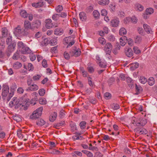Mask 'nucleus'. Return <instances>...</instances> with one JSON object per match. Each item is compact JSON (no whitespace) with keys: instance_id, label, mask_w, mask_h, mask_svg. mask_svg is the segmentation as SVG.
Segmentation results:
<instances>
[{"instance_id":"obj_1","label":"nucleus","mask_w":157,"mask_h":157,"mask_svg":"<svg viewBox=\"0 0 157 157\" xmlns=\"http://www.w3.org/2000/svg\"><path fill=\"white\" fill-rule=\"evenodd\" d=\"M9 86L7 85H4L3 86L2 92V98L5 99L6 98L7 96L9 95V98H7V100L9 101L11 98L12 97L13 94H9Z\"/></svg>"},{"instance_id":"obj_2","label":"nucleus","mask_w":157,"mask_h":157,"mask_svg":"<svg viewBox=\"0 0 157 157\" xmlns=\"http://www.w3.org/2000/svg\"><path fill=\"white\" fill-rule=\"evenodd\" d=\"M43 108L40 107L34 111L30 117V118L32 120H36L42 114Z\"/></svg>"},{"instance_id":"obj_3","label":"nucleus","mask_w":157,"mask_h":157,"mask_svg":"<svg viewBox=\"0 0 157 157\" xmlns=\"http://www.w3.org/2000/svg\"><path fill=\"white\" fill-rule=\"evenodd\" d=\"M14 33L16 35H20L21 36H27L29 33V32L28 31L21 30V27L18 26L14 29Z\"/></svg>"},{"instance_id":"obj_4","label":"nucleus","mask_w":157,"mask_h":157,"mask_svg":"<svg viewBox=\"0 0 157 157\" xmlns=\"http://www.w3.org/2000/svg\"><path fill=\"white\" fill-rule=\"evenodd\" d=\"M9 105L11 107H14L15 109L18 108L20 105L19 98H17L16 97H13L12 99V101L10 102Z\"/></svg>"},{"instance_id":"obj_5","label":"nucleus","mask_w":157,"mask_h":157,"mask_svg":"<svg viewBox=\"0 0 157 157\" xmlns=\"http://www.w3.org/2000/svg\"><path fill=\"white\" fill-rule=\"evenodd\" d=\"M112 49V44L109 43L106 44L104 48V50L106 54V57L108 59L110 58V53Z\"/></svg>"},{"instance_id":"obj_6","label":"nucleus","mask_w":157,"mask_h":157,"mask_svg":"<svg viewBox=\"0 0 157 157\" xmlns=\"http://www.w3.org/2000/svg\"><path fill=\"white\" fill-rule=\"evenodd\" d=\"M70 53L71 56H75V57H77L81 55V50L79 48H77L76 47H73L70 51Z\"/></svg>"},{"instance_id":"obj_7","label":"nucleus","mask_w":157,"mask_h":157,"mask_svg":"<svg viewBox=\"0 0 157 157\" xmlns=\"http://www.w3.org/2000/svg\"><path fill=\"white\" fill-rule=\"evenodd\" d=\"M17 135L18 137L21 139H23L24 140L26 141L27 139V136L26 134H23L22 130L20 129H18L17 131Z\"/></svg>"},{"instance_id":"obj_8","label":"nucleus","mask_w":157,"mask_h":157,"mask_svg":"<svg viewBox=\"0 0 157 157\" xmlns=\"http://www.w3.org/2000/svg\"><path fill=\"white\" fill-rule=\"evenodd\" d=\"M19 99L20 100V105H22V106H27L28 105V102L29 101V98H21Z\"/></svg>"},{"instance_id":"obj_9","label":"nucleus","mask_w":157,"mask_h":157,"mask_svg":"<svg viewBox=\"0 0 157 157\" xmlns=\"http://www.w3.org/2000/svg\"><path fill=\"white\" fill-rule=\"evenodd\" d=\"M147 123V120L145 118H143L141 119L140 121V120L138 121L137 123L135 122L134 123L133 122V123L137 126H144Z\"/></svg>"},{"instance_id":"obj_10","label":"nucleus","mask_w":157,"mask_h":157,"mask_svg":"<svg viewBox=\"0 0 157 157\" xmlns=\"http://www.w3.org/2000/svg\"><path fill=\"white\" fill-rule=\"evenodd\" d=\"M24 30L28 31V30L32 29L31 23L28 21H25L24 24Z\"/></svg>"},{"instance_id":"obj_11","label":"nucleus","mask_w":157,"mask_h":157,"mask_svg":"<svg viewBox=\"0 0 157 157\" xmlns=\"http://www.w3.org/2000/svg\"><path fill=\"white\" fill-rule=\"evenodd\" d=\"M79 16L81 21H85L87 20V17L85 13L83 12H81L80 13Z\"/></svg>"},{"instance_id":"obj_12","label":"nucleus","mask_w":157,"mask_h":157,"mask_svg":"<svg viewBox=\"0 0 157 157\" xmlns=\"http://www.w3.org/2000/svg\"><path fill=\"white\" fill-rule=\"evenodd\" d=\"M127 40V38L126 36H124L121 37L120 39V44L122 46H124L126 44Z\"/></svg>"},{"instance_id":"obj_13","label":"nucleus","mask_w":157,"mask_h":157,"mask_svg":"<svg viewBox=\"0 0 157 157\" xmlns=\"http://www.w3.org/2000/svg\"><path fill=\"white\" fill-rule=\"evenodd\" d=\"M38 89V86L36 84H33L29 87L28 88L26 89V90L27 91H35L37 90Z\"/></svg>"},{"instance_id":"obj_14","label":"nucleus","mask_w":157,"mask_h":157,"mask_svg":"<svg viewBox=\"0 0 157 157\" xmlns=\"http://www.w3.org/2000/svg\"><path fill=\"white\" fill-rule=\"evenodd\" d=\"M145 31L147 33H152V30L149 25L147 24H144L143 26Z\"/></svg>"},{"instance_id":"obj_15","label":"nucleus","mask_w":157,"mask_h":157,"mask_svg":"<svg viewBox=\"0 0 157 157\" xmlns=\"http://www.w3.org/2000/svg\"><path fill=\"white\" fill-rule=\"evenodd\" d=\"M119 23V21L117 19H113L111 21V25L113 27H115L118 26Z\"/></svg>"},{"instance_id":"obj_16","label":"nucleus","mask_w":157,"mask_h":157,"mask_svg":"<svg viewBox=\"0 0 157 157\" xmlns=\"http://www.w3.org/2000/svg\"><path fill=\"white\" fill-rule=\"evenodd\" d=\"M54 32L55 35H61L63 33V31L62 28H57L55 30Z\"/></svg>"},{"instance_id":"obj_17","label":"nucleus","mask_w":157,"mask_h":157,"mask_svg":"<svg viewBox=\"0 0 157 157\" xmlns=\"http://www.w3.org/2000/svg\"><path fill=\"white\" fill-rule=\"evenodd\" d=\"M10 35V33L6 28L2 29V35L3 37H7Z\"/></svg>"},{"instance_id":"obj_18","label":"nucleus","mask_w":157,"mask_h":157,"mask_svg":"<svg viewBox=\"0 0 157 157\" xmlns=\"http://www.w3.org/2000/svg\"><path fill=\"white\" fill-rule=\"evenodd\" d=\"M45 26L48 29L52 28L54 26L53 24L52 23V21L51 19H48L46 22Z\"/></svg>"},{"instance_id":"obj_19","label":"nucleus","mask_w":157,"mask_h":157,"mask_svg":"<svg viewBox=\"0 0 157 157\" xmlns=\"http://www.w3.org/2000/svg\"><path fill=\"white\" fill-rule=\"evenodd\" d=\"M57 114L56 112H53L51 114L49 118L50 121L51 122H54L56 119Z\"/></svg>"},{"instance_id":"obj_20","label":"nucleus","mask_w":157,"mask_h":157,"mask_svg":"<svg viewBox=\"0 0 157 157\" xmlns=\"http://www.w3.org/2000/svg\"><path fill=\"white\" fill-rule=\"evenodd\" d=\"M32 6L33 7L36 8H40L44 6V4L43 2H39L32 3Z\"/></svg>"},{"instance_id":"obj_21","label":"nucleus","mask_w":157,"mask_h":157,"mask_svg":"<svg viewBox=\"0 0 157 157\" xmlns=\"http://www.w3.org/2000/svg\"><path fill=\"white\" fill-rule=\"evenodd\" d=\"M21 51L22 53L24 54H28L30 52V49L25 46L22 48V49H21Z\"/></svg>"},{"instance_id":"obj_22","label":"nucleus","mask_w":157,"mask_h":157,"mask_svg":"<svg viewBox=\"0 0 157 157\" xmlns=\"http://www.w3.org/2000/svg\"><path fill=\"white\" fill-rule=\"evenodd\" d=\"M135 9L136 10L141 11L144 10V7L141 5L137 3L135 5Z\"/></svg>"},{"instance_id":"obj_23","label":"nucleus","mask_w":157,"mask_h":157,"mask_svg":"<svg viewBox=\"0 0 157 157\" xmlns=\"http://www.w3.org/2000/svg\"><path fill=\"white\" fill-rule=\"evenodd\" d=\"M139 64L137 62L132 63L130 65V69L132 71H133L138 68Z\"/></svg>"},{"instance_id":"obj_24","label":"nucleus","mask_w":157,"mask_h":157,"mask_svg":"<svg viewBox=\"0 0 157 157\" xmlns=\"http://www.w3.org/2000/svg\"><path fill=\"white\" fill-rule=\"evenodd\" d=\"M126 55L128 57H131L132 56L133 52L131 48H128L125 52Z\"/></svg>"},{"instance_id":"obj_25","label":"nucleus","mask_w":157,"mask_h":157,"mask_svg":"<svg viewBox=\"0 0 157 157\" xmlns=\"http://www.w3.org/2000/svg\"><path fill=\"white\" fill-rule=\"evenodd\" d=\"M109 0H101L98 2V4L101 6H105L109 4Z\"/></svg>"},{"instance_id":"obj_26","label":"nucleus","mask_w":157,"mask_h":157,"mask_svg":"<svg viewBox=\"0 0 157 157\" xmlns=\"http://www.w3.org/2000/svg\"><path fill=\"white\" fill-rule=\"evenodd\" d=\"M140 82L142 84H144L147 82V79L144 76H141L139 78Z\"/></svg>"},{"instance_id":"obj_27","label":"nucleus","mask_w":157,"mask_h":157,"mask_svg":"<svg viewBox=\"0 0 157 157\" xmlns=\"http://www.w3.org/2000/svg\"><path fill=\"white\" fill-rule=\"evenodd\" d=\"M135 88L137 94H139L143 90L142 87L139 85H138L137 84L135 85Z\"/></svg>"},{"instance_id":"obj_28","label":"nucleus","mask_w":157,"mask_h":157,"mask_svg":"<svg viewBox=\"0 0 157 157\" xmlns=\"http://www.w3.org/2000/svg\"><path fill=\"white\" fill-rule=\"evenodd\" d=\"M58 40L56 38H53L51 39L49 41V43L51 45L54 46L56 45L57 43Z\"/></svg>"},{"instance_id":"obj_29","label":"nucleus","mask_w":157,"mask_h":157,"mask_svg":"<svg viewBox=\"0 0 157 157\" xmlns=\"http://www.w3.org/2000/svg\"><path fill=\"white\" fill-rule=\"evenodd\" d=\"M127 33L126 30L124 28L122 27L120 29L119 31V35L121 36H124Z\"/></svg>"},{"instance_id":"obj_30","label":"nucleus","mask_w":157,"mask_h":157,"mask_svg":"<svg viewBox=\"0 0 157 157\" xmlns=\"http://www.w3.org/2000/svg\"><path fill=\"white\" fill-rule=\"evenodd\" d=\"M22 66V64L18 62L14 63L13 65V67L14 69H18Z\"/></svg>"},{"instance_id":"obj_31","label":"nucleus","mask_w":157,"mask_h":157,"mask_svg":"<svg viewBox=\"0 0 157 157\" xmlns=\"http://www.w3.org/2000/svg\"><path fill=\"white\" fill-rule=\"evenodd\" d=\"M24 67L29 71H32L33 69V66L31 63H29L27 67L25 65H24Z\"/></svg>"},{"instance_id":"obj_32","label":"nucleus","mask_w":157,"mask_h":157,"mask_svg":"<svg viewBox=\"0 0 157 157\" xmlns=\"http://www.w3.org/2000/svg\"><path fill=\"white\" fill-rule=\"evenodd\" d=\"M155 79L153 77L149 78L148 80V83L150 86H152L155 84Z\"/></svg>"},{"instance_id":"obj_33","label":"nucleus","mask_w":157,"mask_h":157,"mask_svg":"<svg viewBox=\"0 0 157 157\" xmlns=\"http://www.w3.org/2000/svg\"><path fill=\"white\" fill-rule=\"evenodd\" d=\"M36 124L39 126H43L45 124V121L41 119H40L36 121Z\"/></svg>"},{"instance_id":"obj_34","label":"nucleus","mask_w":157,"mask_h":157,"mask_svg":"<svg viewBox=\"0 0 157 157\" xmlns=\"http://www.w3.org/2000/svg\"><path fill=\"white\" fill-rule=\"evenodd\" d=\"M49 41L48 38H44L41 42V44L43 46H46L49 43Z\"/></svg>"},{"instance_id":"obj_35","label":"nucleus","mask_w":157,"mask_h":157,"mask_svg":"<svg viewBox=\"0 0 157 157\" xmlns=\"http://www.w3.org/2000/svg\"><path fill=\"white\" fill-rule=\"evenodd\" d=\"M83 139V138L82 136H78V135L77 134L74 136L72 137V139L75 141L76 140H82Z\"/></svg>"},{"instance_id":"obj_36","label":"nucleus","mask_w":157,"mask_h":157,"mask_svg":"<svg viewBox=\"0 0 157 157\" xmlns=\"http://www.w3.org/2000/svg\"><path fill=\"white\" fill-rule=\"evenodd\" d=\"M87 79L89 84L91 86H93L94 85V82L92 81V78L89 76L87 77Z\"/></svg>"},{"instance_id":"obj_37","label":"nucleus","mask_w":157,"mask_h":157,"mask_svg":"<svg viewBox=\"0 0 157 157\" xmlns=\"http://www.w3.org/2000/svg\"><path fill=\"white\" fill-rule=\"evenodd\" d=\"M82 152L86 155L88 157H93V154L88 151L84 150L82 151Z\"/></svg>"},{"instance_id":"obj_38","label":"nucleus","mask_w":157,"mask_h":157,"mask_svg":"<svg viewBox=\"0 0 157 157\" xmlns=\"http://www.w3.org/2000/svg\"><path fill=\"white\" fill-rule=\"evenodd\" d=\"M39 102L40 104L41 105H45L47 103V101L45 98H40L39 99Z\"/></svg>"},{"instance_id":"obj_39","label":"nucleus","mask_w":157,"mask_h":157,"mask_svg":"<svg viewBox=\"0 0 157 157\" xmlns=\"http://www.w3.org/2000/svg\"><path fill=\"white\" fill-rule=\"evenodd\" d=\"M133 50L134 52L137 55H139L141 53V51L137 47H134L133 48Z\"/></svg>"},{"instance_id":"obj_40","label":"nucleus","mask_w":157,"mask_h":157,"mask_svg":"<svg viewBox=\"0 0 157 157\" xmlns=\"http://www.w3.org/2000/svg\"><path fill=\"white\" fill-rule=\"evenodd\" d=\"M154 11V9L151 8H148L146 10V12L147 14H151Z\"/></svg>"},{"instance_id":"obj_41","label":"nucleus","mask_w":157,"mask_h":157,"mask_svg":"<svg viewBox=\"0 0 157 157\" xmlns=\"http://www.w3.org/2000/svg\"><path fill=\"white\" fill-rule=\"evenodd\" d=\"M55 10L57 13H60L63 10V7L61 5H59L55 8Z\"/></svg>"},{"instance_id":"obj_42","label":"nucleus","mask_w":157,"mask_h":157,"mask_svg":"<svg viewBox=\"0 0 157 157\" xmlns=\"http://www.w3.org/2000/svg\"><path fill=\"white\" fill-rule=\"evenodd\" d=\"M142 40V38L141 36H137L135 39V42L136 44H139L141 42Z\"/></svg>"},{"instance_id":"obj_43","label":"nucleus","mask_w":157,"mask_h":157,"mask_svg":"<svg viewBox=\"0 0 157 157\" xmlns=\"http://www.w3.org/2000/svg\"><path fill=\"white\" fill-rule=\"evenodd\" d=\"M80 71L82 73L83 76L84 77H87L88 76V73L85 71L83 68L82 67L80 68Z\"/></svg>"},{"instance_id":"obj_44","label":"nucleus","mask_w":157,"mask_h":157,"mask_svg":"<svg viewBox=\"0 0 157 157\" xmlns=\"http://www.w3.org/2000/svg\"><path fill=\"white\" fill-rule=\"evenodd\" d=\"M98 40L99 43L103 45H104L106 43L105 39L103 37H100L99 38Z\"/></svg>"},{"instance_id":"obj_45","label":"nucleus","mask_w":157,"mask_h":157,"mask_svg":"<svg viewBox=\"0 0 157 157\" xmlns=\"http://www.w3.org/2000/svg\"><path fill=\"white\" fill-rule=\"evenodd\" d=\"M59 14L55 13L53 15L52 18L54 21H57L59 19Z\"/></svg>"},{"instance_id":"obj_46","label":"nucleus","mask_w":157,"mask_h":157,"mask_svg":"<svg viewBox=\"0 0 157 157\" xmlns=\"http://www.w3.org/2000/svg\"><path fill=\"white\" fill-rule=\"evenodd\" d=\"M39 95L41 96H43L45 93V90L44 89H40L38 91Z\"/></svg>"},{"instance_id":"obj_47","label":"nucleus","mask_w":157,"mask_h":157,"mask_svg":"<svg viewBox=\"0 0 157 157\" xmlns=\"http://www.w3.org/2000/svg\"><path fill=\"white\" fill-rule=\"evenodd\" d=\"M20 14L22 17L24 18L27 17L28 16L27 13L24 10H21L20 12Z\"/></svg>"},{"instance_id":"obj_48","label":"nucleus","mask_w":157,"mask_h":157,"mask_svg":"<svg viewBox=\"0 0 157 157\" xmlns=\"http://www.w3.org/2000/svg\"><path fill=\"white\" fill-rule=\"evenodd\" d=\"M87 69L88 72L90 73H93L94 71V69L93 66L90 65H88Z\"/></svg>"},{"instance_id":"obj_49","label":"nucleus","mask_w":157,"mask_h":157,"mask_svg":"<svg viewBox=\"0 0 157 157\" xmlns=\"http://www.w3.org/2000/svg\"><path fill=\"white\" fill-rule=\"evenodd\" d=\"M93 15L95 18H98L100 16V13L97 10H94L93 13Z\"/></svg>"},{"instance_id":"obj_50","label":"nucleus","mask_w":157,"mask_h":157,"mask_svg":"<svg viewBox=\"0 0 157 157\" xmlns=\"http://www.w3.org/2000/svg\"><path fill=\"white\" fill-rule=\"evenodd\" d=\"M13 118L14 120L17 122H20L22 120L21 118L18 115L14 116Z\"/></svg>"},{"instance_id":"obj_51","label":"nucleus","mask_w":157,"mask_h":157,"mask_svg":"<svg viewBox=\"0 0 157 157\" xmlns=\"http://www.w3.org/2000/svg\"><path fill=\"white\" fill-rule=\"evenodd\" d=\"M86 123L85 121H82L79 124V126L82 129H83L86 128Z\"/></svg>"},{"instance_id":"obj_52","label":"nucleus","mask_w":157,"mask_h":157,"mask_svg":"<svg viewBox=\"0 0 157 157\" xmlns=\"http://www.w3.org/2000/svg\"><path fill=\"white\" fill-rule=\"evenodd\" d=\"M99 65L101 67L105 68L106 66V63L105 62H99Z\"/></svg>"},{"instance_id":"obj_53","label":"nucleus","mask_w":157,"mask_h":157,"mask_svg":"<svg viewBox=\"0 0 157 157\" xmlns=\"http://www.w3.org/2000/svg\"><path fill=\"white\" fill-rule=\"evenodd\" d=\"M17 46L18 48L21 49H22L25 45L23 44V43L21 41H19L17 43Z\"/></svg>"},{"instance_id":"obj_54","label":"nucleus","mask_w":157,"mask_h":157,"mask_svg":"<svg viewBox=\"0 0 157 157\" xmlns=\"http://www.w3.org/2000/svg\"><path fill=\"white\" fill-rule=\"evenodd\" d=\"M64 57L65 59L68 60L70 58V54L69 55L67 52L65 51L64 52L63 54Z\"/></svg>"},{"instance_id":"obj_55","label":"nucleus","mask_w":157,"mask_h":157,"mask_svg":"<svg viewBox=\"0 0 157 157\" xmlns=\"http://www.w3.org/2000/svg\"><path fill=\"white\" fill-rule=\"evenodd\" d=\"M137 20V19L135 16H133L131 17V21L133 23L135 24L136 23Z\"/></svg>"},{"instance_id":"obj_56","label":"nucleus","mask_w":157,"mask_h":157,"mask_svg":"<svg viewBox=\"0 0 157 157\" xmlns=\"http://www.w3.org/2000/svg\"><path fill=\"white\" fill-rule=\"evenodd\" d=\"M116 4L114 3H112L109 5V7L113 11H115L116 8Z\"/></svg>"},{"instance_id":"obj_57","label":"nucleus","mask_w":157,"mask_h":157,"mask_svg":"<svg viewBox=\"0 0 157 157\" xmlns=\"http://www.w3.org/2000/svg\"><path fill=\"white\" fill-rule=\"evenodd\" d=\"M112 108L114 110H117L120 108L119 105L117 104H113L112 105Z\"/></svg>"},{"instance_id":"obj_58","label":"nucleus","mask_w":157,"mask_h":157,"mask_svg":"<svg viewBox=\"0 0 157 157\" xmlns=\"http://www.w3.org/2000/svg\"><path fill=\"white\" fill-rule=\"evenodd\" d=\"M8 37L7 38V39L6 40V42L7 43V44L9 45L11 43L12 40V36H11L10 35L8 36Z\"/></svg>"},{"instance_id":"obj_59","label":"nucleus","mask_w":157,"mask_h":157,"mask_svg":"<svg viewBox=\"0 0 157 157\" xmlns=\"http://www.w3.org/2000/svg\"><path fill=\"white\" fill-rule=\"evenodd\" d=\"M104 97L107 99H109L111 97V94L109 93H106L104 94Z\"/></svg>"},{"instance_id":"obj_60","label":"nucleus","mask_w":157,"mask_h":157,"mask_svg":"<svg viewBox=\"0 0 157 157\" xmlns=\"http://www.w3.org/2000/svg\"><path fill=\"white\" fill-rule=\"evenodd\" d=\"M37 101V98H34L32 99L30 102V103L32 105H34L36 103V102Z\"/></svg>"},{"instance_id":"obj_61","label":"nucleus","mask_w":157,"mask_h":157,"mask_svg":"<svg viewBox=\"0 0 157 157\" xmlns=\"http://www.w3.org/2000/svg\"><path fill=\"white\" fill-rule=\"evenodd\" d=\"M58 46L52 47L51 49V52L52 53H55L57 51Z\"/></svg>"},{"instance_id":"obj_62","label":"nucleus","mask_w":157,"mask_h":157,"mask_svg":"<svg viewBox=\"0 0 157 157\" xmlns=\"http://www.w3.org/2000/svg\"><path fill=\"white\" fill-rule=\"evenodd\" d=\"M19 57V54L17 52L15 53L13 56V59H17Z\"/></svg>"},{"instance_id":"obj_63","label":"nucleus","mask_w":157,"mask_h":157,"mask_svg":"<svg viewBox=\"0 0 157 157\" xmlns=\"http://www.w3.org/2000/svg\"><path fill=\"white\" fill-rule=\"evenodd\" d=\"M107 14V12L105 9H103L101 10V14L103 16H106Z\"/></svg>"},{"instance_id":"obj_64","label":"nucleus","mask_w":157,"mask_h":157,"mask_svg":"<svg viewBox=\"0 0 157 157\" xmlns=\"http://www.w3.org/2000/svg\"><path fill=\"white\" fill-rule=\"evenodd\" d=\"M127 41L128 44L130 46H132L133 44V40L131 38H129L127 39Z\"/></svg>"}]
</instances>
